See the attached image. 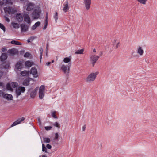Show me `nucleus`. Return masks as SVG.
Segmentation results:
<instances>
[{
    "label": "nucleus",
    "instance_id": "f257e3e1",
    "mask_svg": "<svg viewBox=\"0 0 157 157\" xmlns=\"http://www.w3.org/2000/svg\"><path fill=\"white\" fill-rule=\"evenodd\" d=\"M41 13V10L39 6H37L34 7L33 12L32 13V17L34 19L38 18Z\"/></svg>",
    "mask_w": 157,
    "mask_h": 157
},
{
    "label": "nucleus",
    "instance_id": "f03ea898",
    "mask_svg": "<svg viewBox=\"0 0 157 157\" xmlns=\"http://www.w3.org/2000/svg\"><path fill=\"white\" fill-rule=\"evenodd\" d=\"M98 73L99 72H98L91 73L87 77L86 79V81L89 82L94 81L95 80L97 75Z\"/></svg>",
    "mask_w": 157,
    "mask_h": 157
},
{
    "label": "nucleus",
    "instance_id": "7ed1b4c3",
    "mask_svg": "<svg viewBox=\"0 0 157 157\" xmlns=\"http://www.w3.org/2000/svg\"><path fill=\"white\" fill-rule=\"evenodd\" d=\"M24 61L23 60H20L16 64L14 68V70L17 72L20 71L24 67Z\"/></svg>",
    "mask_w": 157,
    "mask_h": 157
},
{
    "label": "nucleus",
    "instance_id": "20e7f679",
    "mask_svg": "<svg viewBox=\"0 0 157 157\" xmlns=\"http://www.w3.org/2000/svg\"><path fill=\"white\" fill-rule=\"evenodd\" d=\"M4 10L6 14H13L17 12L15 9L9 6L4 8Z\"/></svg>",
    "mask_w": 157,
    "mask_h": 157
},
{
    "label": "nucleus",
    "instance_id": "39448f33",
    "mask_svg": "<svg viewBox=\"0 0 157 157\" xmlns=\"http://www.w3.org/2000/svg\"><path fill=\"white\" fill-rule=\"evenodd\" d=\"M23 19L24 22L28 24H30L32 22L29 13L25 12L23 14Z\"/></svg>",
    "mask_w": 157,
    "mask_h": 157
},
{
    "label": "nucleus",
    "instance_id": "423d86ee",
    "mask_svg": "<svg viewBox=\"0 0 157 157\" xmlns=\"http://www.w3.org/2000/svg\"><path fill=\"white\" fill-rule=\"evenodd\" d=\"M18 85V83L16 82L8 83L6 85V89L8 90L13 91V88L16 87Z\"/></svg>",
    "mask_w": 157,
    "mask_h": 157
},
{
    "label": "nucleus",
    "instance_id": "0eeeda50",
    "mask_svg": "<svg viewBox=\"0 0 157 157\" xmlns=\"http://www.w3.org/2000/svg\"><path fill=\"white\" fill-rule=\"evenodd\" d=\"M45 89V86L43 85H41L39 88V95L40 99H42L44 95Z\"/></svg>",
    "mask_w": 157,
    "mask_h": 157
},
{
    "label": "nucleus",
    "instance_id": "6e6552de",
    "mask_svg": "<svg viewBox=\"0 0 157 157\" xmlns=\"http://www.w3.org/2000/svg\"><path fill=\"white\" fill-rule=\"evenodd\" d=\"M99 58V56L95 55H92L90 56V59L93 67L94 66L95 63Z\"/></svg>",
    "mask_w": 157,
    "mask_h": 157
},
{
    "label": "nucleus",
    "instance_id": "1a4fd4ad",
    "mask_svg": "<svg viewBox=\"0 0 157 157\" xmlns=\"http://www.w3.org/2000/svg\"><path fill=\"white\" fill-rule=\"evenodd\" d=\"M29 73L32 74L34 78H37L38 76L37 70L35 67H32L29 71Z\"/></svg>",
    "mask_w": 157,
    "mask_h": 157
},
{
    "label": "nucleus",
    "instance_id": "9d476101",
    "mask_svg": "<svg viewBox=\"0 0 157 157\" xmlns=\"http://www.w3.org/2000/svg\"><path fill=\"white\" fill-rule=\"evenodd\" d=\"M25 90V88L24 87H20L17 88L16 90V93L17 97L20 95L21 93H24Z\"/></svg>",
    "mask_w": 157,
    "mask_h": 157
},
{
    "label": "nucleus",
    "instance_id": "9b49d317",
    "mask_svg": "<svg viewBox=\"0 0 157 157\" xmlns=\"http://www.w3.org/2000/svg\"><path fill=\"white\" fill-rule=\"evenodd\" d=\"M83 3L86 9L89 10L91 6V0H84Z\"/></svg>",
    "mask_w": 157,
    "mask_h": 157
},
{
    "label": "nucleus",
    "instance_id": "f8f14e48",
    "mask_svg": "<svg viewBox=\"0 0 157 157\" xmlns=\"http://www.w3.org/2000/svg\"><path fill=\"white\" fill-rule=\"evenodd\" d=\"M35 5L32 3H28L26 6V10L28 11H29L32 10L34 8Z\"/></svg>",
    "mask_w": 157,
    "mask_h": 157
},
{
    "label": "nucleus",
    "instance_id": "ddd939ff",
    "mask_svg": "<svg viewBox=\"0 0 157 157\" xmlns=\"http://www.w3.org/2000/svg\"><path fill=\"white\" fill-rule=\"evenodd\" d=\"M25 119V118L23 117L20 118H19L17 121L14 122L11 125L10 127H13L15 126L16 125L18 124H20L21 122L24 121Z\"/></svg>",
    "mask_w": 157,
    "mask_h": 157
},
{
    "label": "nucleus",
    "instance_id": "4468645a",
    "mask_svg": "<svg viewBox=\"0 0 157 157\" xmlns=\"http://www.w3.org/2000/svg\"><path fill=\"white\" fill-rule=\"evenodd\" d=\"M16 18L18 22L22 21L23 19V15H22L21 13H17L16 15Z\"/></svg>",
    "mask_w": 157,
    "mask_h": 157
},
{
    "label": "nucleus",
    "instance_id": "2eb2a0df",
    "mask_svg": "<svg viewBox=\"0 0 157 157\" xmlns=\"http://www.w3.org/2000/svg\"><path fill=\"white\" fill-rule=\"evenodd\" d=\"M13 98L12 95L11 94H6L3 95V98L8 101L12 100Z\"/></svg>",
    "mask_w": 157,
    "mask_h": 157
},
{
    "label": "nucleus",
    "instance_id": "dca6fc26",
    "mask_svg": "<svg viewBox=\"0 0 157 157\" xmlns=\"http://www.w3.org/2000/svg\"><path fill=\"white\" fill-rule=\"evenodd\" d=\"M21 31L22 32H25L27 31L28 29V26L24 24H22L21 25Z\"/></svg>",
    "mask_w": 157,
    "mask_h": 157
},
{
    "label": "nucleus",
    "instance_id": "f3484780",
    "mask_svg": "<svg viewBox=\"0 0 157 157\" xmlns=\"http://www.w3.org/2000/svg\"><path fill=\"white\" fill-rule=\"evenodd\" d=\"M33 64V62L32 61L28 60L25 62V65L26 67H30L32 66Z\"/></svg>",
    "mask_w": 157,
    "mask_h": 157
},
{
    "label": "nucleus",
    "instance_id": "a211bd4d",
    "mask_svg": "<svg viewBox=\"0 0 157 157\" xmlns=\"http://www.w3.org/2000/svg\"><path fill=\"white\" fill-rule=\"evenodd\" d=\"M17 52V49L13 48L9 49L8 51V52L10 54L13 55L16 54Z\"/></svg>",
    "mask_w": 157,
    "mask_h": 157
},
{
    "label": "nucleus",
    "instance_id": "6ab92c4d",
    "mask_svg": "<svg viewBox=\"0 0 157 157\" xmlns=\"http://www.w3.org/2000/svg\"><path fill=\"white\" fill-rule=\"evenodd\" d=\"M1 61L2 62L6 60L7 58V56L6 53H2L0 56Z\"/></svg>",
    "mask_w": 157,
    "mask_h": 157
},
{
    "label": "nucleus",
    "instance_id": "aec40b11",
    "mask_svg": "<svg viewBox=\"0 0 157 157\" xmlns=\"http://www.w3.org/2000/svg\"><path fill=\"white\" fill-rule=\"evenodd\" d=\"M137 53L139 54L140 56H142L144 53V51L142 49V47L140 46H139L137 50Z\"/></svg>",
    "mask_w": 157,
    "mask_h": 157
},
{
    "label": "nucleus",
    "instance_id": "412c9836",
    "mask_svg": "<svg viewBox=\"0 0 157 157\" xmlns=\"http://www.w3.org/2000/svg\"><path fill=\"white\" fill-rule=\"evenodd\" d=\"M64 7L63 9V10L64 12H66L68 8V5L67 1L63 4Z\"/></svg>",
    "mask_w": 157,
    "mask_h": 157
},
{
    "label": "nucleus",
    "instance_id": "4be33fe9",
    "mask_svg": "<svg viewBox=\"0 0 157 157\" xmlns=\"http://www.w3.org/2000/svg\"><path fill=\"white\" fill-rule=\"evenodd\" d=\"M37 90V89L36 88L33 90L31 92L30 94V97L31 98H33L35 96L36 94Z\"/></svg>",
    "mask_w": 157,
    "mask_h": 157
},
{
    "label": "nucleus",
    "instance_id": "5701e85b",
    "mask_svg": "<svg viewBox=\"0 0 157 157\" xmlns=\"http://www.w3.org/2000/svg\"><path fill=\"white\" fill-rule=\"evenodd\" d=\"M33 80V78H30V80L29 78H26L25 80L23 83V84L25 86H28L30 80Z\"/></svg>",
    "mask_w": 157,
    "mask_h": 157
},
{
    "label": "nucleus",
    "instance_id": "b1692460",
    "mask_svg": "<svg viewBox=\"0 0 157 157\" xmlns=\"http://www.w3.org/2000/svg\"><path fill=\"white\" fill-rule=\"evenodd\" d=\"M40 23L39 21H38L35 23V24L33 25L32 27V29L34 30L38 27L40 25Z\"/></svg>",
    "mask_w": 157,
    "mask_h": 157
},
{
    "label": "nucleus",
    "instance_id": "393cba45",
    "mask_svg": "<svg viewBox=\"0 0 157 157\" xmlns=\"http://www.w3.org/2000/svg\"><path fill=\"white\" fill-rule=\"evenodd\" d=\"M20 73L23 76H26L29 75V71H28L24 70L21 71Z\"/></svg>",
    "mask_w": 157,
    "mask_h": 157
},
{
    "label": "nucleus",
    "instance_id": "a878e982",
    "mask_svg": "<svg viewBox=\"0 0 157 157\" xmlns=\"http://www.w3.org/2000/svg\"><path fill=\"white\" fill-rule=\"evenodd\" d=\"M102 147V143L100 141L98 142L97 143V148L98 149H101Z\"/></svg>",
    "mask_w": 157,
    "mask_h": 157
},
{
    "label": "nucleus",
    "instance_id": "bb28decb",
    "mask_svg": "<svg viewBox=\"0 0 157 157\" xmlns=\"http://www.w3.org/2000/svg\"><path fill=\"white\" fill-rule=\"evenodd\" d=\"M84 51V49H82L80 50H78L75 52V54H83Z\"/></svg>",
    "mask_w": 157,
    "mask_h": 157
},
{
    "label": "nucleus",
    "instance_id": "cd10ccee",
    "mask_svg": "<svg viewBox=\"0 0 157 157\" xmlns=\"http://www.w3.org/2000/svg\"><path fill=\"white\" fill-rule=\"evenodd\" d=\"M61 69L65 73H66L67 67L64 65H62L61 67Z\"/></svg>",
    "mask_w": 157,
    "mask_h": 157
},
{
    "label": "nucleus",
    "instance_id": "c85d7f7f",
    "mask_svg": "<svg viewBox=\"0 0 157 157\" xmlns=\"http://www.w3.org/2000/svg\"><path fill=\"white\" fill-rule=\"evenodd\" d=\"M11 25L13 27L15 28H18L19 27V24L17 23L12 22L11 23Z\"/></svg>",
    "mask_w": 157,
    "mask_h": 157
},
{
    "label": "nucleus",
    "instance_id": "c756f323",
    "mask_svg": "<svg viewBox=\"0 0 157 157\" xmlns=\"http://www.w3.org/2000/svg\"><path fill=\"white\" fill-rule=\"evenodd\" d=\"M11 43L13 44H15L16 45H21L22 44L21 42L15 41V40H12L11 42Z\"/></svg>",
    "mask_w": 157,
    "mask_h": 157
},
{
    "label": "nucleus",
    "instance_id": "7c9ffc66",
    "mask_svg": "<svg viewBox=\"0 0 157 157\" xmlns=\"http://www.w3.org/2000/svg\"><path fill=\"white\" fill-rule=\"evenodd\" d=\"M3 4L5 5L7 4H12L11 0H3Z\"/></svg>",
    "mask_w": 157,
    "mask_h": 157
},
{
    "label": "nucleus",
    "instance_id": "2f4dec72",
    "mask_svg": "<svg viewBox=\"0 0 157 157\" xmlns=\"http://www.w3.org/2000/svg\"><path fill=\"white\" fill-rule=\"evenodd\" d=\"M50 139L49 138H44L43 139L44 143H49L50 142Z\"/></svg>",
    "mask_w": 157,
    "mask_h": 157
},
{
    "label": "nucleus",
    "instance_id": "473e14b6",
    "mask_svg": "<svg viewBox=\"0 0 157 157\" xmlns=\"http://www.w3.org/2000/svg\"><path fill=\"white\" fill-rule=\"evenodd\" d=\"M42 151L43 152H45L46 153H47V148L46 147L45 145L44 144H42Z\"/></svg>",
    "mask_w": 157,
    "mask_h": 157
},
{
    "label": "nucleus",
    "instance_id": "72a5a7b5",
    "mask_svg": "<svg viewBox=\"0 0 157 157\" xmlns=\"http://www.w3.org/2000/svg\"><path fill=\"white\" fill-rule=\"evenodd\" d=\"M0 28L2 29L4 32H5L6 31V28L5 26L1 23H0Z\"/></svg>",
    "mask_w": 157,
    "mask_h": 157
},
{
    "label": "nucleus",
    "instance_id": "f704fd0d",
    "mask_svg": "<svg viewBox=\"0 0 157 157\" xmlns=\"http://www.w3.org/2000/svg\"><path fill=\"white\" fill-rule=\"evenodd\" d=\"M140 3L143 4H145L147 0H137Z\"/></svg>",
    "mask_w": 157,
    "mask_h": 157
},
{
    "label": "nucleus",
    "instance_id": "c9c22d12",
    "mask_svg": "<svg viewBox=\"0 0 157 157\" xmlns=\"http://www.w3.org/2000/svg\"><path fill=\"white\" fill-rule=\"evenodd\" d=\"M53 17L55 19V21L56 22L58 19V13L57 12H55V13Z\"/></svg>",
    "mask_w": 157,
    "mask_h": 157
},
{
    "label": "nucleus",
    "instance_id": "e433bc0d",
    "mask_svg": "<svg viewBox=\"0 0 157 157\" xmlns=\"http://www.w3.org/2000/svg\"><path fill=\"white\" fill-rule=\"evenodd\" d=\"M40 59L41 60V58H42V53H43V49L42 48H40Z\"/></svg>",
    "mask_w": 157,
    "mask_h": 157
},
{
    "label": "nucleus",
    "instance_id": "4c0bfd02",
    "mask_svg": "<svg viewBox=\"0 0 157 157\" xmlns=\"http://www.w3.org/2000/svg\"><path fill=\"white\" fill-rule=\"evenodd\" d=\"M30 54L29 53L26 52L24 54V56L25 57H29L30 56Z\"/></svg>",
    "mask_w": 157,
    "mask_h": 157
},
{
    "label": "nucleus",
    "instance_id": "58836bf2",
    "mask_svg": "<svg viewBox=\"0 0 157 157\" xmlns=\"http://www.w3.org/2000/svg\"><path fill=\"white\" fill-rule=\"evenodd\" d=\"M56 112L54 111L52 113V117L55 118H57V117L55 115Z\"/></svg>",
    "mask_w": 157,
    "mask_h": 157
},
{
    "label": "nucleus",
    "instance_id": "ea45409f",
    "mask_svg": "<svg viewBox=\"0 0 157 157\" xmlns=\"http://www.w3.org/2000/svg\"><path fill=\"white\" fill-rule=\"evenodd\" d=\"M63 62L65 63H67L69 62V57H66L63 60Z\"/></svg>",
    "mask_w": 157,
    "mask_h": 157
},
{
    "label": "nucleus",
    "instance_id": "a19ab883",
    "mask_svg": "<svg viewBox=\"0 0 157 157\" xmlns=\"http://www.w3.org/2000/svg\"><path fill=\"white\" fill-rule=\"evenodd\" d=\"M52 128V127L50 126H46V127H45V130H47V131L50 130V129H51Z\"/></svg>",
    "mask_w": 157,
    "mask_h": 157
},
{
    "label": "nucleus",
    "instance_id": "79ce46f5",
    "mask_svg": "<svg viewBox=\"0 0 157 157\" xmlns=\"http://www.w3.org/2000/svg\"><path fill=\"white\" fill-rule=\"evenodd\" d=\"M48 22L45 21L44 25L43 28V29H45L46 28L47 25H48Z\"/></svg>",
    "mask_w": 157,
    "mask_h": 157
},
{
    "label": "nucleus",
    "instance_id": "37998d69",
    "mask_svg": "<svg viewBox=\"0 0 157 157\" xmlns=\"http://www.w3.org/2000/svg\"><path fill=\"white\" fill-rule=\"evenodd\" d=\"M57 128L59 127V124L57 122H55L53 124Z\"/></svg>",
    "mask_w": 157,
    "mask_h": 157
},
{
    "label": "nucleus",
    "instance_id": "c03bdc74",
    "mask_svg": "<svg viewBox=\"0 0 157 157\" xmlns=\"http://www.w3.org/2000/svg\"><path fill=\"white\" fill-rule=\"evenodd\" d=\"M4 94V92L2 90H0V97L3 96Z\"/></svg>",
    "mask_w": 157,
    "mask_h": 157
},
{
    "label": "nucleus",
    "instance_id": "a18cd8bd",
    "mask_svg": "<svg viewBox=\"0 0 157 157\" xmlns=\"http://www.w3.org/2000/svg\"><path fill=\"white\" fill-rule=\"evenodd\" d=\"M46 146L47 148L48 149H51V147H52L51 145H50L49 144H47L46 145Z\"/></svg>",
    "mask_w": 157,
    "mask_h": 157
},
{
    "label": "nucleus",
    "instance_id": "49530a36",
    "mask_svg": "<svg viewBox=\"0 0 157 157\" xmlns=\"http://www.w3.org/2000/svg\"><path fill=\"white\" fill-rule=\"evenodd\" d=\"M45 18H46L45 21H46V22H48V13H46V17H45Z\"/></svg>",
    "mask_w": 157,
    "mask_h": 157
},
{
    "label": "nucleus",
    "instance_id": "de8ad7c7",
    "mask_svg": "<svg viewBox=\"0 0 157 157\" xmlns=\"http://www.w3.org/2000/svg\"><path fill=\"white\" fill-rule=\"evenodd\" d=\"M5 19L6 20L7 22H9L10 21V20L8 17H5Z\"/></svg>",
    "mask_w": 157,
    "mask_h": 157
},
{
    "label": "nucleus",
    "instance_id": "09e8293b",
    "mask_svg": "<svg viewBox=\"0 0 157 157\" xmlns=\"http://www.w3.org/2000/svg\"><path fill=\"white\" fill-rule=\"evenodd\" d=\"M2 52H5L7 51V49L5 48H3L2 49Z\"/></svg>",
    "mask_w": 157,
    "mask_h": 157
},
{
    "label": "nucleus",
    "instance_id": "8fccbe9b",
    "mask_svg": "<svg viewBox=\"0 0 157 157\" xmlns=\"http://www.w3.org/2000/svg\"><path fill=\"white\" fill-rule=\"evenodd\" d=\"M86 125H84L82 127V129L83 131H85V129H86Z\"/></svg>",
    "mask_w": 157,
    "mask_h": 157
},
{
    "label": "nucleus",
    "instance_id": "3c124183",
    "mask_svg": "<svg viewBox=\"0 0 157 157\" xmlns=\"http://www.w3.org/2000/svg\"><path fill=\"white\" fill-rule=\"evenodd\" d=\"M38 124H39L40 125L41 124V121H40V118H38Z\"/></svg>",
    "mask_w": 157,
    "mask_h": 157
},
{
    "label": "nucleus",
    "instance_id": "603ef678",
    "mask_svg": "<svg viewBox=\"0 0 157 157\" xmlns=\"http://www.w3.org/2000/svg\"><path fill=\"white\" fill-rule=\"evenodd\" d=\"M58 134L57 133H56L55 134V138L56 139L58 138Z\"/></svg>",
    "mask_w": 157,
    "mask_h": 157
},
{
    "label": "nucleus",
    "instance_id": "864d4df0",
    "mask_svg": "<svg viewBox=\"0 0 157 157\" xmlns=\"http://www.w3.org/2000/svg\"><path fill=\"white\" fill-rule=\"evenodd\" d=\"M119 43L118 42L117 44V45L115 46V48L117 49L118 48V47L119 46Z\"/></svg>",
    "mask_w": 157,
    "mask_h": 157
},
{
    "label": "nucleus",
    "instance_id": "5fc2aeb1",
    "mask_svg": "<svg viewBox=\"0 0 157 157\" xmlns=\"http://www.w3.org/2000/svg\"><path fill=\"white\" fill-rule=\"evenodd\" d=\"M3 5V1H2L0 0V5L2 6Z\"/></svg>",
    "mask_w": 157,
    "mask_h": 157
},
{
    "label": "nucleus",
    "instance_id": "6e6d98bb",
    "mask_svg": "<svg viewBox=\"0 0 157 157\" xmlns=\"http://www.w3.org/2000/svg\"><path fill=\"white\" fill-rule=\"evenodd\" d=\"M51 63L50 62H48L46 63V65L47 66L49 65Z\"/></svg>",
    "mask_w": 157,
    "mask_h": 157
},
{
    "label": "nucleus",
    "instance_id": "4d7b16f0",
    "mask_svg": "<svg viewBox=\"0 0 157 157\" xmlns=\"http://www.w3.org/2000/svg\"><path fill=\"white\" fill-rule=\"evenodd\" d=\"M78 143V141L77 140H75V144L76 145H77V143Z\"/></svg>",
    "mask_w": 157,
    "mask_h": 157
},
{
    "label": "nucleus",
    "instance_id": "13d9d810",
    "mask_svg": "<svg viewBox=\"0 0 157 157\" xmlns=\"http://www.w3.org/2000/svg\"><path fill=\"white\" fill-rule=\"evenodd\" d=\"M103 55V52L102 51H101L100 53V56H101Z\"/></svg>",
    "mask_w": 157,
    "mask_h": 157
},
{
    "label": "nucleus",
    "instance_id": "bf43d9fd",
    "mask_svg": "<svg viewBox=\"0 0 157 157\" xmlns=\"http://www.w3.org/2000/svg\"><path fill=\"white\" fill-rule=\"evenodd\" d=\"M9 66H10V65H9V64H8L7 65V66L5 67V68H9Z\"/></svg>",
    "mask_w": 157,
    "mask_h": 157
},
{
    "label": "nucleus",
    "instance_id": "052dcab7",
    "mask_svg": "<svg viewBox=\"0 0 157 157\" xmlns=\"http://www.w3.org/2000/svg\"><path fill=\"white\" fill-rule=\"evenodd\" d=\"M42 157H47V156L46 155H42Z\"/></svg>",
    "mask_w": 157,
    "mask_h": 157
},
{
    "label": "nucleus",
    "instance_id": "680f3d73",
    "mask_svg": "<svg viewBox=\"0 0 157 157\" xmlns=\"http://www.w3.org/2000/svg\"><path fill=\"white\" fill-rule=\"evenodd\" d=\"M93 52H96V49H94L93 50Z\"/></svg>",
    "mask_w": 157,
    "mask_h": 157
},
{
    "label": "nucleus",
    "instance_id": "e2e57ef3",
    "mask_svg": "<svg viewBox=\"0 0 157 157\" xmlns=\"http://www.w3.org/2000/svg\"><path fill=\"white\" fill-rule=\"evenodd\" d=\"M71 58V57L70 56H69V64H70V62Z\"/></svg>",
    "mask_w": 157,
    "mask_h": 157
},
{
    "label": "nucleus",
    "instance_id": "0e129e2a",
    "mask_svg": "<svg viewBox=\"0 0 157 157\" xmlns=\"http://www.w3.org/2000/svg\"><path fill=\"white\" fill-rule=\"evenodd\" d=\"M27 42H28V43H29V42H30V39H28L27 40Z\"/></svg>",
    "mask_w": 157,
    "mask_h": 157
},
{
    "label": "nucleus",
    "instance_id": "69168bd1",
    "mask_svg": "<svg viewBox=\"0 0 157 157\" xmlns=\"http://www.w3.org/2000/svg\"><path fill=\"white\" fill-rule=\"evenodd\" d=\"M54 60H52V61H51V63H54Z\"/></svg>",
    "mask_w": 157,
    "mask_h": 157
},
{
    "label": "nucleus",
    "instance_id": "338daca9",
    "mask_svg": "<svg viewBox=\"0 0 157 157\" xmlns=\"http://www.w3.org/2000/svg\"><path fill=\"white\" fill-rule=\"evenodd\" d=\"M2 83L0 84V85L1 86L2 85Z\"/></svg>",
    "mask_w": 157,
    "mask_h": 157
},
{
    "label": "nucleus",
    "instance_id": "774afa93",
    "mask_svg": "<svg viewBox=\"0 0 157 157\" xmlns=\"http://www.w3.org/2000/svg\"><path fill=\"white\" fill-rule=\"evenodd\" d=\"M39 157H40V156Z\"/></svg>",
    "mask_w": 157,
    "mask_h": 157
}]
</instances>
